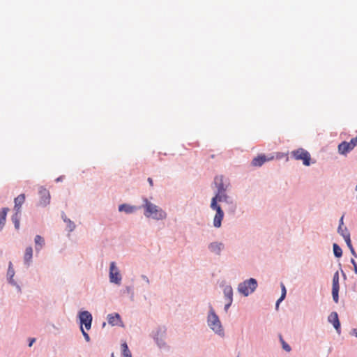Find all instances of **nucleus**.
<instances>
[{"label":"nucleus","mask_w":357,"mask_h":357,"mask_svg":"<svg viewBox=\"0 0 357 357\" xmlns=\"http://www.w3.org/2000/svg\"><path fill=\"white\" fill-rule=\"evenodd\" d=\"M328 321L333 324L334 328L337 332H340V324L338 319L337 313L333 312L328 316Z\"/></svg>","instance_id":"10"},{"label":"nucleus","mask_w":357,"mask_h":357,"mask_svg":"<svg viewBox=\"0 0 357 357\" xmlns=\"http://www.w3.org/2000/svg\"><path fill=\"white\" fill-rule=\"evenodd\" d=\"M10 266H11V263L10 264V266H9V268L8 271V274L10 275L12 277L13 275L14 272H13V270H11Z\"/></svg>","instance_id":"33"},{"label":"nucleus","mask_w":357,"mask_h":357,"mask_svg":"<svg viewBox=\"0 0 357 357\" xmlns=\"http://www.w3.org/2000/svg\"><path fill=\"white\" fill-rule=\"evenodd\" d=\"M144 215L155 220H162L167 217L166 213L159 206L150 202L146 198L144 199Z\"/></svg>","instance_id":"2"},{"label":"nucleus","mask_w":357,"mask_h":357,"mask_svg":"<svg viewBox=\"0 0 357 357\" xmlns=\"http://www.w3.org/2000/svg\"><path fill=\"white\" fill-rule=\"evenodd\" d=\"M135 210V207L132 206H130L128 204H121L119 206V211H124L126 213H132Z\"/></svg>","instance_id":"18"},{"label":"nucleus","mask_w":357,"mask_h":357,"mask_svg":"<svg viewBox=\"0 0 357 357\" xmlns=\"http://www.w3.org/2000/svg\"><path fill=\"white\" fill-rule=\"evenodd\" d=\"M25 201V195L20 194L19 196L15 198L14 202V210L17 212H21V206Z\"/></svg>","instance_id":"11"},{"label":"nucleus","mask_w":357,"mask_h":357,"mask_svg":"<svg viewBox=\"0 0 357 357\" xmlns=\"http://www.w3.org/2000/svg\"><path fill=\"white\" fill-rule=\"evenodd\" d=\"M354 333L356 337H357V328L354 329Z\"/></svg>","instance_id":"40"},{"label":"nucleus","mask_w":357,"mask_h":357,"mask_svg":"<svg viewBox=\"0 0 357 357\" xmlns=\"http://www.w3.org/2000/svg\"><path fill=\"white\" fill-rule=\"evenodd\" d=\"M33 256V249L31 246H29L26 248L25 252L24 255V264L27 266H29Z\"/></svg>","instance_id":"14"},{"label":"nucleus","mask_w":357,"mask_h":357,"mask_svg":"<svg viewBox=\"0 0 357 357\" xmlns=\"http://www.w3.org/2000/svg\"><path fill=\"white\" fill-rule=\"evenodd\" d=\"M351 264L354 265V266L355 265H357L356 262L355 261V260H354V259H351Z\"/></svg>","instance_id":"38"},{"label":"nucleus","mask_w":357,"mask_h":357,"mask_svg":"<svg viewBox=\"0 0 357 357\" xmlns=\"http://www.w3.org/2000/svg\"><path fill=\"white\" fill-rule=\"evenodd\" d=\"M357 145V136L351 139L350 142L344 141L338 145V152L342 155H346L352 151Z\"/></svg>","instance_id":"6"},{"label":"nucleus","mask_w":357,"mask_h":357,"mask_svg":"<svg viewBox=\"0 0 357 357\" xmlns=\"http://www.w3.org/2000/svg\"><path fill=\"white\" fill-rule=\"evenodd\" d=\"M81 331H82V333L83 334V336L84 337V339L86 340V342H89L90 341V337H89V334L83 329L82 326H81Z\"/></svg>","instance_id":"31"},{"label":"nucleus","mask_w":357,"mask_h":357,"mask_svg":"<svg viewBox=\"0 0 357 357\" xmlns=\"http://www.w3.org/2000/svg\"><path fill=\"white\" fill-rule=\"evenodd\" d=\"M112 357H114V354H112Z\"/></svg>","instance_id":"41"},{"label":"nucleus","mask_w":357,"mask_h":357,"mask_svg":"<svg viewBox=\"0 0 357 357\" xmlns=\"http://www.w3.org/2000/svg\"><path fill=\"white\" fill-rule=\"evenodd\" d=\"M343 219H344V215H342L340 220V225H341V227H343Z\"/></svg>","instance_id":"37"},{"label":"nucleus","mask_w":357,"mask_h":357,"mask_svg":"<svg viewBox=\"0 0 357 357\" xmlns=\"http://www.w3.org/2000/svg\"><path fill=\"white\" fill-rule=\"evenodd\" d=\"M339 280H340L339 273H338V272H336L334 274L333 278V286H332V287H340Z\"/></svg>","instance_id":"26"},{"label":"nucleus","mask_w":357,"mask_h":357,"mask_svg":"<svg viewBox=\"0 0 357 357\" xmlns=\"http://www.w3.org/2000/svg\"><path fill=\"white\" fill-rule=\"evenodd\" d=\"M333 252L336 257H340L342 255L341 248L336 243L333 244Z\"/></svg>","instance_id":"24"},{"label":"nucleus","mask_w":357,"mask_h":357,"mask_svg":"<svg viewBox=\"0 0 357 357\" xmlns=\"http://www.w3.org/2000/svg\"><path fill=\"white\" fill-rule=\"evenodd\" d=\"M281 289H282V294H281L280 298L277 301L276 307H278L279 303L281 301H282L286 296L287 291H286L285 286L284 285L283 283H281Z\"/></svg>","instance_id":"23"},{"label":"nucleus","mask_w":357,"mask_h":357,"mask_svg":"<svg viewBox=\"0 0 357 357\" xmlns=\"http://www.w3.org/2000/svg\"><path fill=\"white\" fill-rule=\"evenodd\" d=\"M224 294L227 301H232L233 291L231 287H226L224 289Z\"/></svg>","instance_id":"21"},{"label":"nucleus","mask_w":357,"mask_h":357,"mask_svg":"<svg viewBox=\"0 0 357 357\" xmlns=\"http://www.w3.org/2000/svg\"><path fill=\"white\" fill-rule=\"evenodd\" d=\"M148 182L149 183L151 186L153 185V179L151 178H148Z\"/></svg>","instance_id":"36"},{"label":"nucleus","mask_w":357,"mask_h":357,"mask_svg":"<svg viewBox=\"0 0 357 357\" xmlns=\"http://www.w3.org/2000/svg\"><path fill=\"white\" fill-rule=\"evenodd\" d=\"M209 250L217 255H220L222 249L223 248V244L221 243H211L208 246Z\"/></svg>","instance_id":"16"},{"label":"nucleus","mask_w":357,"mask_h":357,"mask_svg":"<svg viewBox=\"0 0 357 357\" xmlns=\"http://www.w3.org/2000/svg\"><path fill=\"white\" fill-rule=\"evenodd\" d=\"M274 156L270 155V156H266L264 155H259L257 157L255 158L252 161V164L253 166L255 167H260L266 161H271L273 160Z\"/></svg>","instance_id":"9"},{"label":"nucleus","mask_w":357,"mask_h":357,"mask_svg":"<svg viewBox=\"0 0 357 357\" xmlns=\"http://www.w3.org/2000/svg\"><path fill=\"white\" fill-rule=\"evenodd\" d=\"M122 277L120 274L119 270L116 266V263L112 261L110 263L109 266V281L112 283L120 284Z\"/></svg>","instance_id":"7"},{"label":"nucleus","mask_w":357,"mask_h":357,"mask_svg":"<svg viewBox=\"0 0 357 357\" xmlns=\"http://www.w3.org/2000/svg\"><path fill=\"white\" fill-rule=\"evenodd\" d=\"M36 250L39 251L45 244V241L40 235H36L35 237Z\"/></svg>","instance_id":"19"},{"label":"nucleus","mask_w":357,"mask_h":357,"mask_svg":"<svg viewBox=\"0 0 357 357\" xmlns=\"http://www.w3.org/2000/svg\"><path fill=\"white\" fill-rule=\"evenodd\" d=\"M64 221H65V222H66L68 223V227H69V230H70V231H72L75 229V225L74 222H72V221H71L70 220H69V219H68V220L64 219Z\"/></svg>","instance_id":"29"},{"label":"nucleus","mask_w":357,"mask_h":357,"mask_svg":"<svg viewBox=\"0 0 357 357\" xmlns=\"http://www.w3.org/2000/svg\"><path fill=\"white\" fill-rule=\"evenodd\" d=\"M121 349H122L123 357H132L131 352L130 351L126 342L122 343Z\"/></svg>","instance_id":"22"},{"label":"nucleus","mask_w":357,"mask_h":357,"mask_svg":"<svg viewBox=\"0 0 357 357\" xmlns=\"http://www.w3.org/2000/svg\"><path fill=\"white\" fill-rule=\"evenodd\" d=\"M214 183L217 188V192L226 191L227 186L223 183V178L222 176H216L214 179Z\"/></svg>","instance_id":"13"},{"label":"nucleus","mask_w":357,"mask_h":357,"mask_svg":"<svg viewBox=\"0 0 357 357\" xmlns=\"http://www.w3.org/2000/svg\"><path fill=\"white\" fill-rule=\"evenodd\" d=\"M208 325L216 333L220 335H224L223 328L218 315L211 307L208 315Z\"/></svg>","instance_id":"3"},{"label":"nucleus","mask_w":357,"mask_h":357,"mask_svg":"<svg viewBox=\"0 0 357 357\" xmlns=\"http://www.w3.org/2000/svg\"><path fill=\"white\" fill-rule=\"evenodd\" d=\"M280 340H281V342H282V347L283 349L287 351H291V347H289V344H287L282 338V337L280 336Z\"/></svg>","instance_id":"30"},{"label":"nucleus","mask_w":357,"mask_h":357,"mask_svg":"<svg viewBox=\"0 0 357 357\" xmlns=\"http://www.w3.org/2000/svg\"><path fill=\"white\" fill-rule=\"evenodd\" d=\"M36 341V339L35 338H31L29 339V347H31L32 344L35 342Z\"/></svg>","instance_id":"34"},{"label":"nucleus","mask_w":357,"mask_h":357,"mask_svg":"<svg viewBox=\"0 0 357 357\" xmlns=\"http://www.w3.org/2000/svg\"><path fill=\"white\" fill-rule=\"evenodd\" d=\"M8 211V208H3L0 211V231L3 229V227L5 225L6 215Z\"/></svg>","instance_id":"17"},{"label":"nucleus","mask_w":357,"mask_h":357,"mask_svg":"<svg viewBox=\"0 0 357 357\" xmlns=\"http://www.w3.org/2000/svg\"><path fill=\"white\" fill-rule=\"evenodd\" d=\"M344 239L347 243V245L351 250V248H354L351 244V238H350V234L346 233L345 235H344Z\"/></svg>","instance_id":"27"},{"label":"nucleus","mask_w":357,"mask_h":357,"mask_svg":"<svg viewBox=\"0 0 357 357\" xmlns=\"http://www.w3.org/2000/svg\"><path fill=\"white\" fill-rule=\"evenodd\" d=\"M340 287H332V296L333 301L337 303L339 301L338 292Z\"/></svg>","instance_id":"25"},{"label":"nucleus","mask_w":357,"mask_h":357,"mask_svg":"<svg viewBox=\"0 0 357 357\" xmlns=\"http://www.w3.org/2000/svg\"><path fill=\"white\" fill-rule=\"evenodd\" d=\"M291 155L297 160H302L303 165L309 166L310 164V153L303 149H298L293 151L291 153Z\"/></svg>","instance_id":"5"},{"label":"nucleus","mask_w":357,"mask_h":357,"mask_svg":"<svg viewBox=\"0 0 357 357\" xmlns=\"http://www.w3.org/2000/svg\"><path fill=\"white\" fill-rule=\"evenodd\" d=\"M350 251H351V254H352V255H353L354 257H357V255H356V252H355V250H354V248H351V249L350 250Z\"/></svg>","instance_id":"35"},{"label":"nucleus","mask_w":357,"mask_h":357,"mask_svg":"<svg viewBox=\"0 0 357 357\" xmlns=\"http://www.w3.org/2000/svg\"><path fill=\"white\" fill-rule=\"evenodd\" d=\"M79 320L81 326L84 325L86 330H89L91 326L92 316L88 311H83L79 313Z\"/></svg>","instance_id":"8"},{"label":"nucleus","mask_w":357,"mask_h":357,"mask_svg":"<svg viewBox=\"0 0 357 357\" xmlns=\"http://www.w3.org/2000/svg\"><path fill=\"white\" fill-rule=\"evenodd\" d=\"M107 321L112 326H117L121 322V317L118 313L109 314L107 316Z\"/></svg>","instance_id":"12"},{"label":"nucleus","mask_w":357,"mask_h":357,"mask_svg":"<svg viewBox=\"0 0 357 357\" xmlns=\"http://www.w3.org/2000/svg\"><path fill=\"white\" fill-rule=\"evenodd\" d=\"M257 283L255 279L250 278L243 282L239 284L238 289L245 296H248L250 294L252 293L257 288Z\"/></svg>","instance_id":"4"},{"label":"nucleus","mask_w":357,"mask_h":357,"mask_svg":"<svg viewBox=\"0 0 357 357\" xmlns=\"http://www.w3.org/2000/svg\"><path fill=\"white\" fill-rule=\"evenodd\" d=\"M338 233L344 238V235L346 234V233L349 234L348 229L347 227H341V225H339L337 229Z\"/></svg>","instance_id":"28"},{"label":"nucleus","mask_w":357,"mask_h":357,"mask_svg":"<svg viewBox=\"0 0 357 357\" xmlns=\"http://www.w3.org/2000/svg\"><path fill=\"white\" fill-rule=\"evenodd\" d=\"M354 267L355 273L357 274V264L355 265Z\"/></svg>","instance_id":"39"},{"label":"nucleus","mask_w":357,"mask_h":357,"mask_svg":"<svg viewBox=\"0 0 357 357\" xmlns=\"http://www.w3.org/2000/svg\"><path fill=\"white\" fill-rule=\"evenodd\" d=\"M20 212L15 211V214L12 216V221L17 229L20 228Z\"/></svg>","instance_id":"20"},{"label":"nucleus","mask_w":357,"mask_h":357,"mask_svg":"<svg viewBox=\"0 0 357 357\" xmlns=\"http://www.w3.org/2000/svg\"><path fill=\"white\" fill-rule=\"evenodd\" d=\"M231 303L232 301H228V303L225 306V309L226 311L229 309V306L231 305Z\"/></svg>","instance_id":"32"},{"label":"nucleus","mask_w":357,"mask_h":357,"mask_svg":"<svg viewBox=\"0 0 357 357\" xmlns=\"http://www.w3.org/2000/svg\"><path fill=\"white\" fill-rule=\"evenodd\" d=\"M226 191L217 192L215 195L212 198L211 203V208L216 211V213L213 218V226L216 228L221 227L222 220L224 218V212L222 210L220 205L218 204V202H228V196L227 195Z\"/></svg>","instance_id":"1"},{"label":"nucleus","mask_w":357,"mask_h":357,"mask_svg":"<svg viewBox=\"0 0 357 357\" xmlns=\"http://www.w3.org/2000/svg\"><path fill=\"white\" fill-rule=\"evenodd\" d=\"M39 193L41 197V199H43L42 204L43 205L49 204L50 199L49 191L45 188H41L39 191Z\"/></svg>","instance_id":"15"}]
</instances>
